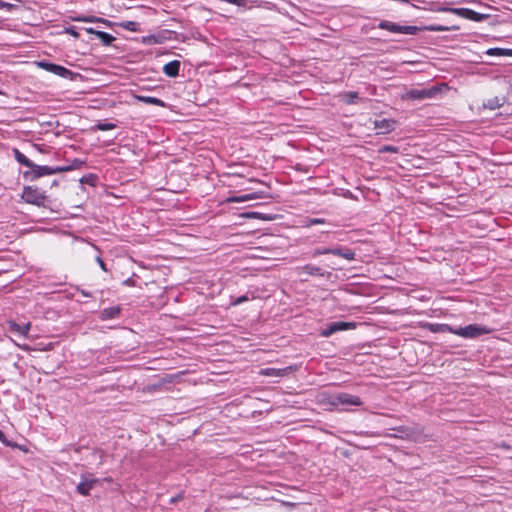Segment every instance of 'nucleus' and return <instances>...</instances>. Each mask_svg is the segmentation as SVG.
<instances>
[{
	"mask_svg": "<svg viewBox=\"0 0 512 512\" xmlns=\"http://www.w3.org/2000/svg\"><path fill=\"white\" fill-rule=\"evenodd\" d=\"M21 197L26 203L36 206H44L47 198L43 191L32 186L24 187Z\"/></svg>",
	"mask_w": 512,
	"mask_h": 512,
	"instance_id": "f03ea898",
	"label": "nucleus"
},
{
	"mask_svg": "<svg viewBox=\"0 0 512 512\" xmlns=\"http://www.w3.org/2000/svg\"><path fill=\"white\" fill-rule=\"evenodd\" d=\"M138 23L134 21H125L121 23V27L124 29H127L129 31H136L137 30Z\"/></svg>",
	"mask_w": 512,
	"mask_h": 512,
	"instance_id": "cd10ccee",
	"label": "nucleus"
},
{
	"mask_svg": "<svg viewBox=\"0 0 512 512\" xmlns=\"http://www.w3.org/2000/svg\"><path fill=\"white\" fill-rule=\"evenodd\" d=\"M120 313V308L118 306H113L106 308L102 311L101 317L104 320H109L117 317Z\"/></svg>",
	"mask_w": 512,
	"mask_h": 512,
	"instance_id": "6ab92c4d",
	"label": "nucleus"
},
{
	"mask_svg": "<svg viewBox=\"0 0 512 512\" xmlns=\"http://www.w3.org/2000/svg\"><path fill=\"white\" fill-rule=\"evenodd\" d=\"M38 66L48 72H51L55 75H58L62 78H72L73 76V72L61 65H58V64H54V63H50V62H46V61H40L38 62Z\"/></svg>",
	"mask_w": 512,
	"mask_h": 512,
	"instance_id": "423d86ee",
	"label": "nucleus"
},
{
	"mask_svg": "<svg viewBox=\"0 0 512 512\" xmlns=\"http://www.w3.org/2000/svg\"><path fill=\"white\" fill-rule=\"evenodd\" d=\"M99 482V480L93 477L91 474L82 475L81 481L77 485V492L83 496H87L90 490Z\"/></svg>",
	"mask_w": 512,
	"mask_h": 512,
	"instance_id": "6e6552de",
	"label": "nucleus"
},
{
	"mask_svg": "<svg viewBox=\"0 0 512 512\" xmlns=\"http://www.w3.org/2000/svg\"><path fill=\"white\" fill-rule=\"evenodd\" d=\"M426 30H429V31H446V30H448V28L444 27V26H440V25H431V26L426 27Z\"/></svg>",
	"mask_w": 512,
	"mask_h": 512,
	"instance_id": "2f4dec72",
	"label": "nucleus"
},
{
	"mask_svg": "<svg viewBox=\"0 0 512 512\" xmlns=\"http://www.w3.org/2000/svg\"><path fill=\"white\" fill-rule=\"evenodd\" d=\"M488 333H490L488 328L478 324H470L465 327H459L453 331V334L455 335L470 339H474Z\"/></svg>",
	"mask_w": 512,
	"mask_h": 512,
	"instance_id": "7ed1b4c3",
	"label": "nucleus"
},
{
	"mask_svg": "<svg viewBox=\"0 0 512 512\" xmlns=\"http://www.w3.org/2000/svg\"><path fill=\"white\" fill-rule=\"evenodd\" d=\"M486 54L490 56H512V49L490 48Z\"/></svg>",
	"mask_w": 512,
	"mask_h": 512,
	"instance_id": "aec40b11",
	"label": "nucleus"
},
{
	"mask_svg": "<svg viewBox=\"0 0 512 512\" xmlns=\"http://www.w3.org/2000/svg\"><path fill=\"white\" fill-rule=\"evenodd\" d=\"M329 403L334 406H361L363 404L358 396L345 392L331 395Z\"/></svg>",
	"mask_w": 512,
	"mask_h": 512,
	"instance_id": "20e7f679",
	"label": "nucleus"
},
{
	"mask_svg": "<svg viewBox=\"0 0 512 512\" xmlns=\"http://www.w3.org/2000/svg\"><path fill=\"white\" fill-rule=\"evenodd\" d=\"M182 498H183V494H181V493H180V494H178L177 496L172 497V498L170 499V502H171V503H176V502H178L179 500H181Z\"/></svg>",
	"mask_w": 512,
	"mask_h": 512,
	"instance_id": "e433bc0d",
	"label": "nucleus"
},
{
	"mask_svg": "<svg viewBox=\"0 0 512 512\" xmlns=\"http://www.w3.org/2000/svg\"><path fill=\"white\" fill-rule=\"evenodd\" d=\"M82 295H84L85 297H91L92 296L91 293L86 292L84 290L82 291Z\"/></svg>",
	"mask_w": 512,
	"mask_h": 512,
	"instance_id": "37998d69",
	"label": "nucleus"
},
{
	"mask_svg": "<svg viewBox=\"0 0 512 512\" xmlns=\"http://www.w3.org/2000/svg\"><path fill=\"white\" fill-rule=\"evenodd\" d=\"M0 441L6 446H12V444L7 440L5 434L0 430Z\"/></svg>",
	"mask_w": 512,
	"mask_h": 512,
	"instance_id": "72a5a7b5",
	"label": "nucleus"
},
{
	"mask_svg": "<svg viewBox=\"0 0 512 512\" xmlns=\"http://www.w3.org/2000/svg\"><path fill=\"white\" fill-rule=\"evenodd\" d=\"M85 31L89 34H95L96 35V32H99L98 30H95L94 28L92 27H89V28H85Z\"/></svg>",
	"mask_w": 512,
	"mask_h": 512,
	"instance_id": "ea45409f",
	"label": "nucleus"
},
{
	"mask_svg": "<svg viewBox=\"0 0 512 512\" xmlns=\"http://www.w3.org/2000/svg\"><path fill=\"white\" fill-rule=\"evenodd\" d=\"M30 328V324L20 325L17 323L12 324V329L16 331L19 335L25 336L27 335Z\"/></svg>",
	"mask_w": 512,
	"mask_h": 512,
	"instance_id": "b1692460",
	"label": "nucleus"
},
{
	"mask_svg": "<svg viewBox=\"0 0 512 512\" xmlns=\"http://www.w3.org/2000/svg\"><path fill=\"white\" fill-rule=\"evenodd\" d=\"M249 298L246 295L240 296L232 301V305H240L246 301H248Z\"/></svg>",
	"mask_w": 512,
	"mask_h": 512,
	"instance_id": "7c9ffc66",
	"label": "nucleus"
},
{
	"mask_svg": "<svg viewBox=\"0 0 512 512\" xmlns=\"http://www.w3.org/2000/svg\"><path fill=\"white\" fill-rule=\"evenodd\" d=\"M249 217H254V218H260V219H267L266 217H263L261 213H258V212H252L250 214H248Z\"/></svg>",
	"mask_w": 512,
	"mask_h": 512,
	"instance_id": "f704fd0d",
	"label": "nucleus"
},
{
	"mask_svg": "<svg viewBox=\"0 0 512 512\" xmlns=\"http://www.w3.org/2000/svg\"><path fill=\"white\" fill-rule=\"evenodd\" d=\"M462 16L466 17L467 19H470V20H473V21H479L482 16L481 14H479L478 12L474 11V10H471V9H461V13H460Z\"/></svg>",
	"mask_w": 512,
	"mask_h": 512,
	"instance_id": "4be33fe9",
	"label": "nucleus"
},
{
	"mask_svg": "<svg viewBox=\"0 0 512 512\" xmlns=\"http://www.w3.org/2000/svg\"><path fill=\"white\" fill-rule=\"evenodd\" d=\"M505 102V99L503 97H498V96H495V97H492L488 100H486L484 103H483V106L484 108H487V109H490V110H495L499 107H501Z\"/></svg>",
	"mask_w": 512,
	"mask_h": 512,
	"instance_id": "dca6fc26",
	"label": "nucleus"
},
{
	"mask_svg": "<svg viewBox=\"0 0 512 512\" xmlns=\"http://www.w3.org/2000/svg\"><path fill=\"white\" fill-rule=\"evenodd\" d=\"M342 97H343V100L347 104H354L356 99H358V93L354 92V91H350V92H346L345 94H343Z\"/></svg>",
	"mask_w": 512,
	"mask_h": 512,
	"instance_id": "a878e982",
	"label": "nucleus"
},
{
	"mask_svg": "<svg viewBox=\"0 0 512 512\" xmlns=\"http://www.w3.org/2000/svg\"><path fill=\"white\" fill-rule=\"evenodd\" d=\"M331 254L339 256V257H342V258H344L346 260H349V261L355 259L354 251H352L349 248H344V247L332 248Z\"/></svg>",
	"mask_w": 512,
	"mask_h": 512,
	"instance_id": "4468645a",
	"label": "nucleus"
},
{
	"mask_svg": "<svg viewBox=\"0 0 512 512\" xmlns=\"http://www.w3.org/2000/svg\"><path fill=\"white\" fill-rule=\"evenodd\" d=\"M259 195L257 193H249V194H243L240 196H233L228 199L229 202L233 203H240V202H246L254 199H258Z\"/></svg>",
	"mask_w": 512,
	"mask_h": 512,
	"instance_id": "f3484780",
	"label": "nucleus"
},
{
	"mask_svg": "<svg viewBox=\"0 0 512 512\" xmlns=\"http://www.w3.org/2000/svg\"><path fill=\"white\" fill-rule=\"evenodd\" d=\"M319 255H323L322 254V249L321 248H316L313 252H312V257H317Z\"/></svg>",
	"mask_w": 512,
	"mask_h": 512,
	"instance_id": "4c0bfd02",
	"label": "nucleus"
},
{
	"mask_svg": "<svg viewBox=\"0 0 512 512\" xmlns=\"http://www.w3.org/2000/svg\"><path fill=\"white\" fill-rule=\"evenodd\" d=\"M427 328L432 333H452L456 328H453L449 324H439V323H430L427 325Z\"/></svg>",
	"mask_w": 512,
	"mask_h": 512,
	"instance_id": "ddd939ff",
	"label": "nucleus"
},
{
	"mask_svg": "<svg viewBox=\"0 0 512 512\" xmlns=\"http://www.w3.org/2000/svg\"><path fill=\"white\" fill-rule=\"evenodd\" d=\"M298 271H299V274H306L309 276H320V277L325 276V272L323 271L322 268L312 265V264H307L302 267H299Z\"/></svg>",
	"mask_w": 512,
	"mask_h": 512,
	"instance_id": "9b49d317",
	"label": "nucleus"
},
{
	"mask_svg": "<svg viewBox=\"0 0 512 512\" xmlns=\"http://www.w3.org/2000/svg\"><path fill=\"white\" fill-rule=\"evenodd\" d=\"M14 157L20 164L32 169L34 163L27 158L23 153H21L18 149H14Z\"/></svg>",
	"mask_w": 512,
	"mask_h": 512,
	"instance_id": "a211bd4d",
	"label": "nucleus"
},
{
	"mask_svg": "<svg viewBox=\"0 0 512 512\" xmlns=\"http://www.w3.org/2000/svg\"><path fill=\"white\" fill-rule=\"evenodd\" d=\"M322 223H324V219L314 218V219L310 220L311 225L322 224Z\"/></svg>",
	"mask_w": 512,
	"mask_h": 512,
	"instance_id": "c9c22d12",
	"label": "nucleus"
},
{
	"mask_svg": "<svg viewBox=\"0 0 512 512\" xmlns=\"http://www.w3.org/2000/svg\"><path fill=\"white\" fill-rule=\"evenodd\" d=\"M94 179H95V177L92 174H90L89 176L82 177L80 181L82 183L93 184Z\"/></svg>",
	"mask_w": 512,
	"mask_h": 512,
	"instance_id": "473e14b6",
	"label": "nucleus"
},
{
	"mask_svg": "<svg viewBox=\"0 0 512 512\" xmlns=\"http://www.w3.org/2000/svg\"><path fill=\"white\" fill-rule=\"evenodd\" d=\"M322 249V254H331V250L332 248H321Z\"/></svg>",
	"mask_w": 512,
	"mask_h": 512,
	"instance_id": "79ce46f5",
	"label": "nucleus"
},
{
	"mask_svg": "<svg viewBox=\"0 0 512 512\" xmlns=\"http://www.w3.org/2000/svg\"><path fill=\"white\" fill-rule=\"evenodd\" d=\"M380 152H389V153H397L398 148L391 145H385L380 149Z\"/></svg>",
	"mask_w": 512,
	"mask_h": 512,
	"instance_id": "c756f323",
	"label": "nucleus"
},
{
	"mask_svg": "<svg viewBox=\"0 0 512 512\" xmlns=\"http://www.w3.org/2000/svg\"><path fill=\"white\" fill-rule=\"evenodd\" d=\"M374 127L379 131V133H389L394 130L395 121L389 119L376 120L374 122Z\"/></svg>",
	"mask_w": 512,
	"mask_h": 512,
	"instance_id": "9d476101",
	"label": "nucleus"
},
{
	"mask_svg": "<svg viewBox=\"0 0 512 512\" xmlns=\"http://www.w3.org/2000/svg\"><path fill=\"white\" fill-rule=\"evenodd\" d=\"M67 32L74 37H78V33L74 30V28L67 29Z\"/></svg>",
	"mask_w": 512,
	"mask_h": 512,
	"instance_id": "a19ab883",
	"label": "nucleus"
},
{
	"mask_svg": "<svg viewBox=\"0 0 512 512\" xmlns=\"http://www.w3.org/2000/svg\"><path fill=\"white\" fill-rule=\"evenodd\" d=\"M393 430L397 432L394 436L402 439L409 438L411 435L410 430L403 426L394 428Z\"/></svg>",
	"mask_w": 512,
	"mask_h": 512,
	"instance_id": "393cba45",
	"label": "nucleus"
},
{
	"mask_svg": "<svg viewBox=\"0 0 512 512\" xmlns=\"http://www.w3.org/2000/svg\"><path fill=\"white\" fill-rule=\"evenodd\" d=\"M354 327H355V323H353V322H343V321L332 322L322 331L321 335L324 337H329L338 331L348 330V329H351Z\"/></svg>",
	"mask_w": 512,
	"mask_h": 512,
	"instance_id": "1a4fd4ad",
	"label": "nucleus"
},
{
	"mask_svg": "<svg viewBox=\"0 0 512 512\" xmlns=\"http://www.w3.org/2000/svg\"><path fill=\"white\" fill-rule=\"evenodd\" d=\"M135 98L138 101L146 103V104L156 105V106H160V107H165L166 106L164 101H162L161 99L156 98V97L136 95Z\"/></svg>",
	"mask_w": 512,
	"mask_h": 512,
	"instance_id": "2eb2a0df",
	"label": "nucleus"
},
{
	"mask_svg": "<svg viewBox=\"0 0 512 512\" xmlns=\"http://www.w3.org/2000/svg\"><path fill=\"white\" fill-rule=\"evenodd\" d=\"M180 61L173 60L166 63L163 67V72L168 77H176L179 74Z\"/></svg>",
	"mask_w": 512,
	"mask_h": 512,
	"instance_id": "f8f14e48",
	"label": "nucleus"
},
{
	"mask_svg": "<svg viewBox=\"0 0 512 512\" xmlns=\"http://www.w3.org/2000/svg\"><path fill=\"white\" fill-rule=\"evenodd\" d=\"M74 20L78 21V22H89V23H93V22H103V23H106L107 22L105 19L98 18V17H95V16H79V17H76Z\"/></svg>",
	"mask_w": 512,
	"mask_h": 512,
	"instance_id": "5701e85b",
	"label": "nucleus"
},
{
	"mask_svg": "<svg viewBox=\"0 0 512 512\" xmlns=\"http://www.w3.org/2000/svg\"><path fill=\"white\" fill-rule=\"evenodd\" d=\"M97 262L99 263L100 267L106 271V266H105V263L103 262V260L100 258V257H97Z\"/></svg>",
	"mask_w": 512,
	"mask_h": 512,
	"instance_id": "58836bf2",
	"label": "nucleus"
},
{
	"mask_svg": "<svg viewBox=\"0 0 512 512\" xmlns=\"http://www.w3.org/2000/svg\"><path fill=\"white\" fill-rule=\"evenodd\" d=\"M262 374L266 375V376L281 377L284 375V370L275 369V368H267L262 371Z\"/></svg>",
	"mask_w": 512,
	"mask_h": 512,
	"instance_id": "bb28decb",
	"label": "nucleus"
},
{
	"mask_svg": "<svg viewBox=\"0 0 512 512\" xmlns=\"http://www.w3.org/2000/svg\"><path fill=\"white\" fill-rule=\"evenodd\" d=\"M379 28L387 30L392 33H401V34H408V35H415L420 28L417 26H406V25H399L394 22L390 21H381L379 23Z\"/></svg>",
	"mask_w": 512,
	"mask_h": 512,
	"instance_id": "39448f33",
	"label": "nucleus"
},
{
	"mask_svg": "<svg viewBox=\"0 0 512 512\" xmlns=\"http://www.w3.org/2000/svg\"><path fill=\"white\" fill-rule=\"evenodd\" d=\"M116 127L114 123H99L97 124V128L101 131L112 130Z\"/></svg>",
	"mask_w": 512,
	"mask_h": 512,
	"instance_id": "c85d7f7f",
	"label": "nucleus"
},
{
	"mask_svg": "<svg viewBox=\"0 0 512 512\" xmlns=\"http://www.w3.org/2000/svg\"><path fill=\"white\" fill-rule=\"evenodd\" d=\"M438 93L437 88L430 89H411L405 93L403 98L411 99V100H423L427 98H432Z\"/></svg>",
	"mask_w": 512,
	"mask_h": 512,
	"instance_id": "0eeeda50",
	"label": "nucleus"
},
{
	"mask_svg": "<svg viewBox=\"0 0 512 512\" xmlns=\"http://www.w3.org/2000/svg\"><path fill=\"white\" fill-rule=\"evenodd\" d=\"M82 161L75 159L73 163L69 166H56V167H50V166H40L34 164L32 169L30 171H26L24 176L29 177L31 181L36 180L42 176L46 175H53L58 174L62 172L72 171L74 169L79 168L82 165Z\"/></svg>",
	"mask_w": 512,
	"mask_h": 512,
	"instance_id": "f257e3e1",
	"label": "nucleus"
},
{
	"mask_svg": "<svg viewBox=\"0 0 512 512\" xmlns=\"http://www.w3.org/2000/svg\"><path fill=\"white\" fill-rule=\"evenodd\" d=\"M96 37L103 43V45L105 46H109L112 44V42L115 40V37L112 36L111 34L107 33V32H104V31H100V32H96Z\"/></svg>",
	"mask_w": 512,
	"mask_h": 512,
	"instance_id": "412c9836",
	"label": "nucleus"
}]
</instances>
